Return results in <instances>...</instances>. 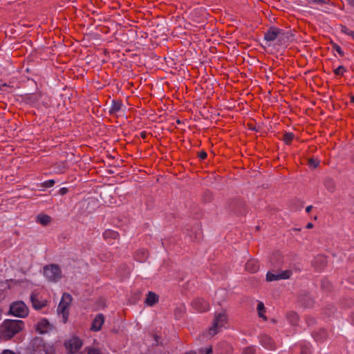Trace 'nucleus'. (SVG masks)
I'll return each mask as SVG.
<instances>
[{
  "label": "nucleus",
  "mask_w": 354,
  "mask_h": 354,
  "mask_svg": "<svg viewBox=\"0 0 354 354\" xmlns=\"http://www.w3.org/2000/svg\"><path fill=\"white\" fill-rule=\"evenodd\" d=\"M312 207H313L312 205H309V206L306 207V212L309 213L310 212Z\"/></svg>",
  "instance_id": "35"
},
{
  "label": "nucleus",
  "mask_w": 354,
  "mask_h": 354,
  "mask_svg": "<svg viewBox=\"0 0 354 354\" xmlns=\"http://www.w3.org/2000/svg\"><path fill=\"white\" fill-rule=\"evenodd\" d=\"M30 300L34 308L37 310L41 309L46 305V301L44 299L39 300L38 295L35 292H32L30 296Z\"/></svg>",
  "instance_id": "12"
},
{
  "label": "nucleus",
  "mask_w": 354,
  "mask_h": 354,
  "mask_svg": "<svg viewBox=\"0 0 354 354\" xmlns=\"http://www.w3.org/2000/svg\"><path fill=\"white\" fill-rule=\"evenodd\" d=\"M292 274L290 270H284L280 272L273 273L268 272L266 274V279L268 281H277L279 279H289Z\"/></svg>",
  "instance_id": "8"
},
{
  "label": "nucleus",
  "mask_w": 354,
  "mask_h": 354,
  "mask_svg": "<svg viewBox=\"0 0 354 354\" xmlns=\"http://www.w3.org/2000/svg\"><path fill=\"white\" fill-rule=\"evenodd\" d=\"M189 354H196V352L195 351H191L189 353Z\"/></svg>",
  "instance_id": "38"
},
{
  "label": "nucleus",
  "mask_w": 354,
  "mask_h": 354,
  "mask_svg": "<svg viewBox=\"0 0 354 354\" xmlns=\"http://www.w3.org/2000/svg\"><path fill=\"white\" fill-rule=\"evenodd\" d=\"M227 323V316L225 311L216 313L214 318L212 322V326L209 327L206 336L212 337L220 332L223 328L225 327Z\"/></svg>",
  "instance_id": "2"
},
{
  "label": "nucleus",
  "mask_w": 354,
  "mask_h": 354,
  "mask_svg": "<svg viewBox=\"0 0 354 354\" xmlns=\"http://www.w3.org/2000/svg\"><path fill=\"white\" fill-rule=\"evenodd\" d=\"M38 347L41 348L40 351H43L45 354H55V350L53 346L46 345L41 342V340H38Z\"/></svg>",
  "instance_id": "18"
},
{
  "label": "nucleus",
  "mask_w": 354,
  "mask_h": 354,
  "mask_svg": "<svg viewBox=\"0 0 354 354\" xmlns=\"http://www.w3.org/2000/svg\"><path fill=\"white\" fill-rule=\"evenodd\" d=\"M292 318H293L294 319H295V321L297 319V314H295V313H294V314H292Z\"/></svg>",
  "instance_id": "37"
},
{
  "label": "nucleus",
  "mask_w": 354,
  "mask_h": 354,
  "mask_svg": "<svg viewBox=\"0 0 354 354\" xmlns=\"http://www.w3.org/2000/svg\"><path fill=\"white\" fill-rule=\"evenodd\" d=\"M44 276L51 281H57L62 278V274L60 268L55 264L44 267Z\"/></svg>",
  "instance_id": "5"
},
{
  "label": "nucleus",
  "mask_w": 354,
  "mask_h": 354,
  "mask_svg": "<svg viewBox=\"0 0 354 354\" xmlns=\"http://www.w3.org/2000/svg\"><path fill=\"white\" fill-rule=\"evenodd\" d=\"M55 180H46L44 182H43L40 187H42V188H48V187H53L54 185H55Z\"/></svg>",
  "instance_id": "26"
},
{
  "label": "nucleus",
  "mask_w": 354,
  "mask_h": 354,
  "mask_svg": "<svg viewBox=\"0 0 354 354\" xmlns=\"http://www.w3.org/2000/svg\"><path fill=\"white\" fill-rule=\"evenodd\" d=\"M285 37L284 32L275 27L269 28L264 34V40L268 46H270L271 42L274 41H277L278 44H281L284 41Z\"/></svg>",
  "instance_id": "3"
},
{
  "label": "nucleus",
  "mask_w": 354,
  "mask_h": 354,
  "mask_svg": "<svg viewBox=\"0 0 354 354\" xmlns=\"http://www.w3.org/2000/svg\"><path fill=\"white\" fill-rule=\"evenodd\" d=\"M66 348L71 353L77 352L82 346V342L78 337H73L65 342Z\"/></svg>",
  "instance_id": "7"
},
{
  "label": "nucleus",
  "mask_w": 354,
  "mask_h": 354,
  "mask_svg": "<svg viewBox=\"0 0 354 354\" xmlns=\"http://www.w3.org/2000/svg\"><path fill=\"white\" fill-rule=\"evenodd\" d=\"M122 106V103L121 101L113 100L111 106L109 109V113L111 114H114V113H118L121 109Z\"/></svg>",
  "instance_id": "19"
},
{
  "label": "nucleus",
  "mask_w": 354,
  "mask_h": 354,
  "mask_svg": "<svg viewBox=\"0 0 354 354\" xmlns=\"http://www.w3.org/2000/svg\"><path fill=\"white\" fill-rule=\"evenodd\" d=\"M102 235L104 239L110 244H112L114 240L118 239L120 236L118 232L110 229L106 230Z\"/></svg>",
  "instance_id": "11"
},
{
  "label": "nucleus",
  "mask_w": 354,
  "mask_h": 354,
  "mask_svg": "<svg viewBox=\"0 0 354 354\" xmlns=\"http://www.w3.org/2000/svg\"><path fill=\"white\" fill-rule=\"evenodd\" d=\"M192 308L197 312L203 313L209 310V305L207 301L201 298H197L192 302Z\"/></svg>",
  "instance_id": "9"
},
{
  "label": "nucleus",
  "mask_w": 354,
  "mask_h": 354,
  "mask_svg": "<svg viewBox=\"0 0 354 354\" xmlns=\"http://www.w3.org/2000/svg\"><path fill=\"white\" fill-rule=\"evenodd\" d=\"M67 192H68V189H67V188H66V187H62V188H61V189H60V190H59V193H60V194H62V195H64V194H66Z\"/></svg>",
  "instance_id": "34"
},
{
  "label": "nucleus",
  "mask_w": 354,
  "mask_h": 354,
  "mask_svg": "<svg viewBox=\"0 0 354 354\" xmlns=\"http://www.w3.org/2000/svg\"><path fill=\"white\" fill-rule=\"evenodd\" d=\"M36 221L42 225H47L51 221V217L48 214H40L36 218Z\"/></svg>",
  "instance_id": "17"
},
{
  "label": "nucleus",
  "mask_w": 354,
  "mask_h": 354,
  "mask_svg": "<svg viewBox=\"0 0 354 354\" xmlns=\"http://www.w3.org/2000/svg\"><path fill=\"white\" fill-rule=\"evenodd\" d=\"M313 227V223H308L306 225V228H307V229H311Z\"/></svg>",
  "instance_id": "36"
},
{
  "label": "nucleus",
  "mask_w": 354,
  "mask_h": 354,
  "mask_svg": "<svg viewBox=\"0 0 354 354\" xmlns=\"http://www.w3.org/2000/svg\"><path fill=\"white\" fill-rule=\"evenodd\" d=\"M324 185H325V187H326V189L329 192H333L335 190V185L334 181L332 179H330V178L326 179L324 183Z\"/></svg>",
  "instance_id": "22"
},
{
  "label": "nucleus",
  "mask_w": 354,
  "mask_h": 354,
  "mask_svg": "<svg viewBox=\"0 0 354 354\" xmlns=\"http://www.w3.org/2000/svg\"><path fill=\"white\" fill-rule=\"evenodd\" d=\"M205 353L203 352V351H200L199 354H212V349L211 347L207 348L205 349Z\"/></svg>",
  "instance_id": "33"
},
{
  "label": "nucleus",
  "mask_w": 354,
  "mask_h": 354,
  "mask_svg": "<svg viewBox=\"0 0 354 354\" xmlns=\"http://www.w3.org/2000/svg\"><path fill=\"white\" fill-rule=\"evenodd\" d=\"M319 161L316 159L310 158L308 160V165L310 167L313 168H316L319 165Z\"/></svg>",
  "instance_id": "29"
},
{
  "label": "nucleus",
  "mask_w": 354,
  "mask_h": 354,
  "mask_svg": "<svg viewBox=\"0 0 354 354\" xmlns=\"http://www.w3.org/2000/svg\"><path fill=\"white\" fill-rule=\"evenodd\" d=\"M256 348L254 346H248L243 349V354H254Z\"/></svg>",
  "instance_id": "27"
},
{
  "label": "nucleus",
  "mask_w": 354,
  "mask_h": 354,
  "mask_svg": "<svg viewBox=\"0 0 354 354\" xmlns=\"http://www.w3.org/2000/svg\"><path fill=\"white\" fill-rule=\"evenodd\" d=\"M257 311L259 316L263 320H266L267 317L265 315L266 308L263 302L260 301L257 304Z\"/></svg>",
  "instance_id": "20"
},
{
  "label": "nucleus",
  "mask_w": 354,
  "mask_h": 354,
  "mask_svg": "<svg viewBox=\"0 0 354 354\" xmlns=\"http://www.w3.org/2000/svg\"><path fill=\"white\" fill-rule=\"evenodd\" d=\"M148 257L147 251L145 250L138 252L136 254V259L139 261H143L147 259Z\"/></svg>",
  "instance_id": "21"
},
{
  "label": "nucleus",
  "mask_w": 354,
  "mask_h": 354,
  "mask_svg": "<svg viewBox=\"0 0 354 354\" xmlns=\"http://www.w3.org/2000/svg\"><path fill=\"white\" fill-rule=\"evenodd\" d=\"M341 32L344 33L345 35H348V36H351L352 38L353 37V35H354V31L353 30H351L349 28H348L346 26H342V28H341Z\"/></svg>",
  "instance_id": "25"
},
{
  "label": "nucleus",
  "mask_w": 354,
  "mask_h": 354,
  "mask_svg": "<svg viewBox=\"0 0 354 354\" xmlns=\"http://www.w3.org/2000/svg\"><path fill=\"white\" fill-rule=\"evenodd\" d=\"M346 69L343 66H338L336 69H335L334 73L337 75H343Z\"/></svg>",
  "instance_id": "28"
},
{
  "label": "nucleus",
  "mask_w": 354,
  "mask_h": 354,
  "mask_svg": "<svg viewBox=\"0 0 354 354\" xmlns=\"http://www.w3.org/2000/svg\"><path fill=\"white\" fill-rule=\"evenodd\" d=\"M24 323L21 320L6 319L0 325V337L9 339L23 330Z\"/></svg>",
  "instance_id": "1"
},
{
  "label": "nucleus",
  "mask_w": 354,
  "mask_h": 354,
  "mask_svg": "<svg viewBox=\"0 0 354 354\" xmlns=\"http://www.w3.org/2000/svg\"><path fill=\"white\" fill-rule=\"evenodd\" d=\"M158 301V296L153 292H149L145 300L147 306H152Z\"/></svg>",
  "instance_id": "16"
},
{
  "label": "nucleus",
  "mask_w": 354,
  "mask_h": 354,
  "mask_svg": "<svg viewBox=\"0 0 354 354\" xmlns=\"http://www.w3.org/2000/svg\"><path fill=\"white\" fill-rule=\"evenodd\" d=\"M198 158L201 159V160H204L207 158V153L204 151H200L198 153Z\"/></svg>",
  "instance_id": "32"
},
{
  "label": "nucleus",
  "mask_w": 354,
  "mask_h": 354,
  "mask_svg": "<svg viewBox=\"0 0 354 354\" xmlns=\"http://www.w3.org/2000/svg\"><path fill=\"white\" fill-rule=\"evenodd\" d=\"M294 136V134L291 132L286 133L283 135V140L286 144L289 145L292 141Z\"/></svg>",
  "instance_id": "23"
},
{
  "label": "nucleus",
  "mask_w": 354,
  "mask_h": 354,
  "mask_svg": "<svg viewBox=\"0 0 354 354\" xmlns=\"http://www.w3.org/2000/svg\"><path fill=\"white\" fill-rule=\"evenodd\" d=\"M8 284L6 282H0V298L3 295L6 290L8 289Z\"/></svg>",
  "instance_id": "24"
},
{
  "label": "nucleus",
  "mask_w": 354,
  "mask_h": 354,
  "mask_svg": "<svg viewBox=\"0 0 354 354\" xmlns=\"http://www.w3.org/2000/svg\"><path fill=\"white\" fill-rule=\"evenodd\" d=\"M261 344L267 349L274 350L276 348L275 343L273 339L266 335H261L260 337Z\"/></svg>",
  "instance_id": "10"
},
{
  "label": "nucleus",
  "mask_w": 354,
  "mask_h": 354,
  "mask_svg": "<svg viewBox=\"0 0 354 354\" xmlns=\"http://www.w3.org/2000/svg\"><path fill=\"white\" fill-rule=\"evenodd\" d=\"M88 354H100V352L97 349L90 348L88 349Z\"/></svg>",
  "instance_id": "31"
},
{
  "label": "nucleus",
  "mask_w": 354,
  "mask_h": 354,
  "mask_svg": "<svg viewBox=\"0 0 354 354\" xmlns=\"http://www.w3.org/2000/svg\"><path fill=\"white\" fill-rule=\"evenodd\" d=\"M35 328L37 332L42 334L47 333L50 329V325L47 319H42L37 322Z\"/></svg>",
  "instance_id": "13"
},
{
  "label": "nucleus",
  "mask_w": 354,
  "mask_h": 354,
  "mask_svg": "<svg viewBox=\"0 0 354 354\" xmlns=\"http://www.w3.org/2000/svg\"><path fill=\"white\" fill-rule=\"evenodd\" d=\"M333 48L341 56L343 57L344 55V51L342 50L341 47L337 44H333Z\"/></svg>",
  "instance_id": "30"
},
{
  "label": "nucleus",
  "mask_w": 354,
  "mask_h": 354,
  "mask_svg": "<svg viewBox=\"0 0 354 354\" xmlns=\"http://www.w3.org/2000/svg\"><path fill=\"white\" fill-rule=\"evenodd\" d=\"M72 301V297L68 293H64L57 307V313L62 315L63 322L66 323L68 317V309Z\"/></svg>",
  "instance_id": "4"
},
{
  "label": "nucleus",
  "mask_w": 354,
  "mask_h": 354,
  "mask_svg": "<svg viewBox=\"0 0 354 354\" xmlns=\"http://www.w3.org/2000/svg\"><path fill=\"white\" fill-rule=\"evenodd\" d=\"M10 313L15 317H25L28 314V308L23 301H18L11 304Z\"/></svg>",
  "instance_id": "6"
},
{
  "label": "nucleus",
  "mask_w": 354,
  "mask_h": 354,
  "mask_svg": "<svg viewBox=\"0 0 354 354\" xmlns=\"http://www.w3.org/2000/svg\"><path fill=\"white\" fill-rule=\"evenodd\" d=\"M104 322V316L102 314L97 315L92 322L91 330L94 331L100 330Z\"/></svg>",
  "instance_id": "14"
},
{
  "label": "nucleus",
  "mask_w": 354,
  "mask_h": 354,
  "mask_svg": "<svg viewBox=\"0 0 354 354\" xmlns=\"http://www.w3.org/2000/svg\"><path fill=\"white\" fill-rule=\"evenodd\" d=\"M259 269V263L257 259H252L247 261L245 270L251 273L257 272Z\"/></svg>",
  "instance_id": "15"
}]
</instances>
